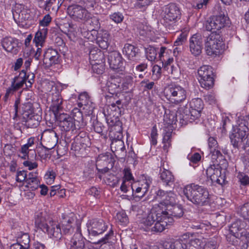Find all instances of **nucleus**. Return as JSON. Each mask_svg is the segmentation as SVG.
Here are the masks:
<instances>
[{
	"mask_svg": "<svg viewBox=\"0 0 249 249\" xmlns=\"http://www.w3.org/2000/svg\"><path fill=\"white\" fill-rule=\"evenodd\" d=\"M183 192L188 200L195 205L203 206L209 202V193L207 189L202 186L191 183L185 186Z\"/></svg>",
	"mask_w": 249,
	"mask_h": 249,
	"instance_id": "f257e3e1",
	"label": "nucleus"
},
{
	"mask_svg": "<svg viewBox=\"0 0 249 249\" xmlns=\"http://www.w3.org/2000/svg\"><path fill=\"white\" fill-rule=\"evenodd\" d=\"M201 111L193 109L190 110L187 106L180 107L178 108L175 116L173 114L169 115L170 120L168 123L175 124L177 122H179L180 124H185L188 121H190V120H194L195 118H198Z\"/></svg>",
	"mask_w": 249,
	"mask_h": 249,
	"instance_id": "f03ea898",
	"label": "nucleus"
},
{
	"mask_svg": "<svg viewBox=\"0 0 249 249\" xmlns=\"http://www.w3.org/2000/svg\"><path fill=\"white\" fill-rule=\"evenodd\" d=\"M181 13L179 8L174 3H170L163 7L161 16L163 24L170 31L175 30L176 22L180 19Z\"/></svg>",
	"mask_w": 249,
	"mask_h": 249,
	"instance_id": "7ed1b4c3",
	"label": "nucleus"
},
{
	"mask_svg": "<svg viewBox=\"0 0 249 249\" xmlns=\"http://www.w3.org/2000/svg\"><path fill=\"white\" fill-rule=\"evenodd\" d=\"M29 76L30 75H28V76L26 77V72L23 70L20 72L18 76H16L13 79L11 85L7 89L5 94L3 97L5 102L7 101L10 96L13 95L17 90L23 87L27 79H28V83L29 85H26V86L29 87L31 86L34 81V75L33 74H32L30 79H29Z\"/></svg>",
	"mask_w": 249,
	"mask_h": 249,
	"instance_id": "20e7f679",
	"label": "nucleus"
},
{
	"mask_svg": "<svg viewBox=\"0 0 249 249\" xmlns=\"http://www.w3.org/2000/svg\"><path fill=\"white\" fill-rule=\"evenodd\" d=\"M166 98L175 104H179L186 98V91L178 85H171L166 88L164 91Z\"/></svg>",
	"mask_w": 249,
	"mask_h": 249,
	"instance_id": "39448f33",
	"label": "nucleus"
},
{
	"mask_svg": "<svg viewBox=\"0 0 249 249\" xmlns=\"http://www.w3.org/2000/svg\"><path fill=\"white\" fill-rule=\"evenodd\" d=\"M198 81L202 88H212L214 85V73L213 68L209 65H203L197 70Z\"/></svg>",
	"mask_w": 249,
	"mask_h": 249,
	"instance_id": "423d86ee",
	"label": "nucleus"
},
{
	"mask_svg": "<svg viewBox=\"0 0 249 249\" xmlns=\"http://www.w3.org/2000/svg\"><path fill=\"white\" fill-rule=\"evenodd\" d=\"M156 199L160 203L154 207L157 210L166 209L168 206L176 203V195L172 192H165L159 189L156 193Z\"/></svg>",
	"mask_w": 249,
	"mask_h": 249,
	"instance_id": "0eeeda50",
	"label": "nucleus"
},
{
	"mask_svg": "<svg viewBox=\"0 0 249 249\" xmlns=\"http://www.w3.org/2000/svg\"><path fill=\"white\" fill-rule=\"evenodd\" d=\"M218 34L212 33L205 40V51L207 55L215 56L220 53L221 42Z\"/></svg>",
	"mask_w": 249,
	"mask_h": 249,
	"instance_id": "6e6552de",
	"label": "nucleus"
},
{
	"mask_svg": "<svg viewBox=\"0 0 249 249\" xmlns=\"http://www.w3.org/2000/svg\"><path fill=\"white\" fill-rule=\"evenodd\" d=\"M67 11L70 17L77 22H88L90 14L84 7L79 5H72L68 7Z\"/></svg>",
	"mask_w": 249,
	"mask_h": 249,
	"instance_id": "1a4fd4ad",
	"label": "nucleus"
},
{
	"mask_svg": "<svg viewBox=\"0 0 249 249\" xmlns=\"http://www.w3.org/2000/svg\"><path fill=\"white\" fill-rule=\"evenodd\" d=\"M229 19L224 14H220L213 17L208 20L205 24V27L207 31H212L215 33V30L218 31L225 27L229 23Z\"/></svg>",
	"mask_w": 249,
	"mask_h": 249,
	"instance_id": "9d476101",
	"label": "nucleus"
},
{
	"mask_svg": "<svg viewBox=\"0 0 249 249\" xmlns=\"http://www.w3.org/2000/svg\"><path fill=\"white\" fill-rule=\"evenodd\" d=\"M23 118L26 120V125L28 127H37L41 120L40 115L32 112V107L31 103H27L23 105Z\"/></svg>",
	"mask_w": 249,
	"mask_h": 249,
	"instance_id": "9b49d317",
	"label": "nucleus"
},
{
	"mask_svg": "<svg viewBox=\"0 0 249 249\" xmlns=\"http://www.w3.org/2000/svg\"><path fill=\"white\" fill-rule=\"evenodd\" d=\"M108 102L110 103L108 106L107 111L108 115L107 118L110 117L114 119H119V117L121 115L122 111V102L120 99H117V94L115 96H107Z\"/></svg>",
	"mask_w": 249,
	"mask_h": 249,
	"instance_id": "f8f14e48",
	"label": "nucleus"
},
{
	"mask_svg": "<svg viewBox=\"0 0 249 249\" xmlns=\"http://www.w3.org/2000/svg\"><path fill=\"white\" fill-rule=\"evenodd\" d=\"M55 118L59 122L60 126L64 131H73L80 128L78 125L76 126L72 118L66 113H60Z\"/></svg>",
	"mask_w": 249,
	"mask_h": 249,
	"instance_id": "ddd939ff",
	"label": "nucleus"
},
{
	"mask_svg": "<svg viewBox=\"0 0 249 249\" xmlns=\"http://www.w3.org/2000/svg\"><path fill=\"white\" fill-rule=\"evenodd\" d=\"M107 229V225L102 219H93L88 223V230L91 236H96L103 233Z\"/></svg>",
	"mask_w": 249,
	"mask_h": 249,
	"instance_id": "4468645a",
	"label": "nucleus"
},
{
	"mask_svg": "<svg viewBox=\"0 0 249 249\" xmlns=\"http://www.w3.org/2000/svg\"><path fill=\"white\" fill-rule=\"evenodd\" d=\"M150 180L147 179H142L137 182H135L131 185L133 196L136 198H141L143 197L147 192Z\"/></svg>",
	"mask_w": 249,
	"mask_h": 249,
	"instance_id": "2eb2a0df",
	"label": "nucleus"
},
{
	"mask_svg": "<svg viewBox=\"0 0 249 249\" xmlns=\"http://www.w3.org/2000/svg\"><path fill=\"white\" fill-rule=\"evenodd\" d=\"M41 140L45 145L44 147L51 150L53 148L58 142L56 133L53 129H46L42 133Z\"/></svg>",
	"mask_w": 249,
	"mask_h": 249,
	"instance_id": "dca6fc26",
	"label": "nucleus"
},
{
	"mask_svg": "<svg viewBox=\"0 0 249 249\" xmlns=\"http://www.w3.org/2000/svg\"><path fill=\"white\" fill-rule=\"evenodd\" d=\"M52 221L45 211H38L35 213V227L44 232H45L46 230L50 226V222Z\"/></svg>",
	"mask_w": 249,
	"mask_h": 249,
	"instance_id": "f3484780",
	"label": "nucleus"
},
{
	"mask_svg": "<svg viewBox=\"0 0 249 249\" xmlns=\"http://www.w3.org/2000/svg\"><path fill=\"white\" fill-rule=\"evenodd\" d=\"M206 173L208 178H210L213 183L222 185L224 181V177L222 176L221 168L218 164L211 165L206 169Z\"/></svg>",
	"mask_w": 249,
	"mask_h": 249,
	"instance_id": "a211bd4d",
	"label": "nucleus"
},
{
	"mask_svg": "<svg viewBox=\"0 0 249 249\" xmlns=\"http://www.w3.org/2000/svg\"><path fill=\"white\" fill-rule=\"evenodd\" d=\"M108 62L110 68L114 70L122 71L124 69V63L121 54L113 51L108 55Z\"/></svg>",
	"mask_w": 249,
	"mask_h": 249,
	"instance_id": "6ab92c4d",
	"label": "nucleus"
},
{
	"mask_svg": "<svg viewBox=\"0 0 249 249\" xmlns=\"http://www.w3.org/2000/svg\"><path fill=\"white\" fill-rule=\"evenodd\" d=\"M43 63L46 67H50L60 62V55L57 51L53 48L48 49L43 55Z\"/></svg>",
	"mask_w": 249,
	"mask_h": 249,
	"instance_id": "aec40b11",
	"label": "nucleus"
},
{
	"mask_svg": "<svg viewBox=\"0 0 249 249\" xmlns=\"http://www.w3.org/2000/svg\"><path fill=\"white\" fill-rule=\"evenodd\" d=\"M203 38L200 34H195L190 39V50L192 54L197 56L202 51Z\"/></svg>",
	"mask_w": 249,
	"mask_h": 249,
	"instance_id": "412c9836",
	"label": "nucleus"
},
{
	"mask_svg": "<svg viewBox=\"0 0 249 249\" xmlns=\"http://www.w3.org/2000/svg\"><path fill=\"white\" fill-rule=\"evenodd\" d=\"M237 124L231 135L238 134V136H243L244 132H247L249 129V115L240 116L237 121Z\"/></svg>",
	"mask_w": 249,
	"mask_h": 249,
	"instance_id": "4be33fe9",
	"label": "nucleus"
},
{
	"mask_svg": "<svg viewBox=\"0 0 249 249\" xmlns=\"http://www.w3.org/2000/svg\"><path fill=\"white\" fill-rule=\"evenodd\" d=\"M160 210L163 211L162 216L166 217V218L172 217L173 221L174 218H180L183 214L182 208L180 206L175 204L171 205L164 210L160 209Z\"/></svg>",
	"mask_w": 249,
	"mask_h": 249,
	"instance_id": "5701e85b",
	"label": "nucleus"
},
{
	"mask_svg": "<svg viewBox=\"0 0 249 249\" xmlns=\"http://www.w3.org/2000/svg\"><path fill=\"white\" fill-rule=\"evenodd\" d=\"M247 132H244L243 136H238L237 134L230 135L231 142L235 148H238L242 146L245 150L247 147H249V132L246 134Z\"/></svg>",
	"mask_w": 249,
	"mask_h": 249,
	"instance_id": "b1692460",
	"label": "nucleus"
},
{
	"mask_svg": "<svg viewBox=\"0 0 249 249\" xmlns=\"http://www.w3.org/2000/svg\"><path fill=\"white\" fill-rule=\"evenodd\" d=\"M63 99L60 93H55L53 96H52V104L50 107V109L53 113L54 118L56 117L57 115L60 114V112L63 110Z\"/></svg>",
	"mask_w": 249,
	"mask_h": 249,
	"instance_id": "393cba45",
	"label": "nucleus"
},
{
	"mask_svg": "<svg viewBox=\"0 0 249 249\" xmlns=\"http://www.w3.org/2000/svg\"><path fill=\"white\" fill-rule=\"evenodd\" d=\"M158 219H156L155 225L151 227L150 230L151 231L161 232L168 225L173 222V218L172 217H167L161 216L159 217Z\"/></svg>",
	"mask_w": 249,
	"mask_h": 249,
	"instance_id": "a878e982",
	"label": "nucleus"
},
{
	"mask_svg": "<svg viewBox=\"0 0 249 249\" xmlns=\"http://www.w3.org/2000/svg\"><path fill=\"white\" fill-rule=\"evenodd\" d=\"M110 160L111 159L108 155L105 154L100 155L96 160V169L102 173H107L109 170L107 166L110 163Z\"/></svg>",
	"mask_w": 249,
	"mask_h": 249,
	"instance_id": "bb28decb",
	"label": "nucleus"
},
{
	"mask_svg": "<svg viewBox=\"0 0 249 249\" xmlns=\"http://www.w3.org/2000/svg\"><path fill=\"white\" fill-rule=\"evenodd\" d=\"M162 213L163 211H160V209L157 210L154 207L147 217L142 219V223L147 228L151 227L156 222V219L162 215Z\"/></svg>",
	"mask_w": 249,
	"mask_h": 249,
	"instance_id": "cd10ccee",
	"label": "nucleus"
},
{
	"mask_svg": "<svg viewBox=\"0 0 249 249\" xmlns=\"http://www.w3.org/2000/svg\"><path fill=\"white\" fill-rule=\"evenodd\" d=\"M49 225L45 232L48 233L50 238L56 240L60 239L62 237V232L59 225L52 221L50 222Z\"/></svg>",
	"mask_w": 249,
	"mask_h": 249,
	"instance_id": "c85d7f7f",
	"label": "nucleus"
},
{
	"mask_svg": "<svg viewBox=\"0 0 249 249\" xmlns=\"http://www.w3.org/2000/svg\"><path fill=\"white\" fill-rule=\"evenodd\" d=\"M97 42L99 47L103 49L108 48L110 43V35L107 31L100 30L97 34Z\"/></svg>",
	"mask_w": 249,
	"mask_h": 249,
	"instance_id": "c756f323",
	"label": "nucleus"
},
{
	"mask_svg": "<svg viewBox=\"0 0 249 249\" xmlns=\"http://www.w3.org/2000/svg\"><path fill=\"white\" fill-rule=\"evenodd\" d=\"M229 231L237 235L238 233H241L242 231L247 232L249 231V224L247 225L245 221L241 219H237L231 224Z\"/></svg>",
	"mask_w": 249,
	"mask_h": 249,
	"instance_id": "7c9ffc66",
	"label": "nucleus"
},
{
	"mask_svg": "<svg viewBox=\"0 0 249 249\" xmlns=\"http://www.w3.org/2000/svg\"><path fill=\"white\" fill-rule=\"evenodd\" d=\"M3 48L8 52L16 53L18 47V41L17 39L11 37H6L2 41Z\"/></svg>",
	"mask_w": 249,
	"mask_h": 249,
	"instance_id": "2f4dec72",
	"label": "nucleus"
},
{
	"mask_svg": "<svg viewBox=\"0 0 249 249\" xmlns=\"http://www.w3.org/2000/svg\"><path fill=\"white\" fill-rule=\"evenodd\" d=\"M139 49L130 44L124 45L123 49V54L130 60H134L135 58L139 53Z\"/></svg>",
	"mask_w": 249,
	"mask_h": 249,
	"instance_id": "473e14b6",
	"label": "nucleus"
},
{
	"mask_svg": "<svg viewBox=\"0 0 249 249\" xmlns=\"http://www.w3.org/2000/svg\"><path fill=\"white\" fill-rule=\"evenodd\" d=\"M107 123L111 126L110 132L111 133H118L119 135L117 136L119 138V136L122 134V122L119 119H114L110 117L107 118Z\"/></svg>",
	"mask_w": 249,
	"mask_h": 249,
	"instance_id": "72a5a7b5",
	"label": "nucleus"
},
{
	"mask_svg": "<svg viewBox=\"0 0 249 249\" xmlns=\"http://www.w3.org/2000/svg\"><path fill=\"white\" fill-rule=\"evenodd\" d=\"M48 33L47 29L43 28L42 29H39L36 34L35 37L33 39L34 42L35 43L36 46L42 47L47 36Z\"/></svg>",
	"mask_w": 249,
	"mask_h": 249,
	"instance_id": "f704fd0d",
	"label": "nucleus"
},
{
	"mask_svg": "<svg viewBox=\"0 0 249 249\" xmlns=\"http://www.w3.org/2000/svg\"><path fill=\"white\" fill-rule=\"evenodd\" d=\"M89 59L91 63H105V58L103 53L98 49L91 50L89 53Z\"/></svg>",
	"mask_w": 249,
	"mask_h": 249,
	"instance_id": "c9c22d12",
	"label": "nucleus"
},
{
	"mask_svg": "<svg viewBox=\"0 0 249 249\" xmlns=\"http://www.w3.org/2000/svg\"><path fill=\"white\" fill-rule=\"evenodd\" d=\"M165 249H185V244L181 240H177L175 241H165L163 244Z\"/></svg>",
	"mask_w": 249,
	"mask_h": 249,
	"instance_id": "e433bc0d",
	"label": "nucleus"
},
{
	"mask_svg": "<svg viewBox=\"0 0 249 249\" xmlns=\"http://www.w3.org/2000/svg\"><path fill=\"white\" fill-rule=\"evenodd\" d=\"M243 234V231L241 232V233H238V235L230 231V233L226 236L227 241L232 245L237 246L239 244V240L244 241Z\"/></svg>",
	"mask_w": 249,
	"mask_h": 249,
	"instance_id": "4c0bfd02",
	"label": "nucleus"
},
{
	"mask_svg": "<svg viewBox=\"0 0 249 249\" xmlns=\"http://www.w3.org/2000/svg\"><path fill=\"white\" fill-rule=\"evenodd\" d=\"M121 79L120 78H111L108 82H107V87L108 88L109 92L112 94L111 96L115 95V93L117 89L120 88L121 86L120 83Z\"/></svg>",
	"mask_w": 249,
	"mask_h": 249,
	"instance_id": "58836bf2",
	"label": "nucleus"
},
{
	"mask_svg": "<svg viewBox=\"0 0 249 249\" xmlns=\"http://www.w3.org/2000/svg\"><path fill=\"white\" fill-rule=\"evenodd\" d=\"M160 178L162 181L167 185H170V183H173L174 181V176L172 173L164 168L163 169V170H161Z\"/></svg>",
	"mask_w": 249,
	"mask_h": 249,
	"instance_id": "ea45409f",
	"label": "nucleus"
},
{
	"mask_svg": "<svg viewBox=\"0 0 249 249\" xmlns=\"http://www.w3.org/2000/svg\"><path fill=\"white\" fill-rule=\"evenodd\" d=\"M78 100L79 101L78 103V107H83V109H87V107L90 106V104H91L87 92L81 93L79 95Z\"/></svg>",
	"mask_w": 249,
	"mask_h": 249,
	"instance_id": "a19ab883",
	"label": "nucleus"
},
{
	"mask_svg": "<svg viewBox=\"0 0 249 249\" xmlns=\"http://www.w3.org/2000/svg\"><path fill=\"white\" fill-rule=\"evenodd\" d=\"M44 89L47 93L53 96L55 93H60L57 86L53 81H49L44 83Z\"/></svg>",
	"mask_w": 249,
	"mask_h": 249,
	"instance_id": "79ce46f5",
	"label": "nucleus"
},
{
	"mask_svg": "<svg viewBox=\"0 0 249 249\" xmlns=\"http://www.w3.org/2000/svg\"><path fill=\"white\" fill-rule=\"evenodd\" d=\"M238 214L249 224V203H245L242 205L237 211Z\"/></svg>",
	"mask_w": 249,
	"mask_h": 249,
	"instance_id": "37998d69",
	"label": "nucleus"
},
{
	"mask_svg": "<svg viewBox=\"0 0 249 249\" xmlns=\"http://www.w3.org/2000/svg\"><path fill=\"white\" fill-rule=\"evenodd\" d=\"M26 13L25 10H21L19 12L15 11L13 12V18L17 22H23L29 18V15Z\"/></svg>",
	"mask_w": 249,
	"mask_h": 249,
	"instance_id": "c03bdc74",
	"label": "nucleus"
},
{
	"mask_svg": "<svg viewBox=\"0 0 249 249\" xmlns=\"http://www.w3.org/2000/svg\"><path fill=\"white\" fill-rule=\"evenodd\" d=\"M158 50L156 48L149 46L145 49L146 56L149 61H154L157 58Z\"/></svg>",
	"mask_w": 249,
	"mask_h": 249,
	"instance_id": "a18cd8bd",
	"label": "nucleus"
},
{
	"mask_svg": "<svg viewBox=\"0 0 249 249\" xmlns=\"http://www.w3.org/2000/svg\"><path fill=\"white\" fill-rule=\"evenodd\" d=\"M23 237L25 239V242L24 243V245L17 243L11 246L10 249H28L30 242L29 237L28 234H24Z\"/></svg>",
	"mask_w": 249,
	"mask_h": 249,
	"instance_id": "49530a36",
	"label": "nucleus"
},
{
	"mask_svg": "<svg viewBox=\"0 0 249 249\" xmlns=\"http://www.w3.org/2000/svg\"><path fill=\"white\" fill-rule=\"evenodd\" d=\"M190 107L191 109L201 111L203 107L202 100L200 98L193 99L190 102Z\"/></svg>",
	"mask_w": 249,
	"mask_h": 249,
	"instance_id": "de8ad7c7",
	"label": "nucleus"
},
{
	"mask_svg": "<svg viewBox=\"0 0 249 249\" xmlns=\"http://www.w3.org/2000/svg\"><path fill=\"white\" fill-rule=\"evenodd\" d=\"M76 143L80 144L81 148L86 149L89 144V140L88 136L82 137L78 135L75 138Z\"/></svg>",
	"mask_w": 249,
	"mask_h": 249,
	"instance_id": "09e8293b",
	"label": "nucleus"
},
{
	"mask_svg": "<svg viewBox=\"0 0 249 249\" xmlns=\"http://www.w3.org/2000/svg\"><path fill=\"white\" fill-rule=\"evenodd\" d=\"M72 114L73 115L72 118L73 119L74 123L75 122H77L79 124L83 123V114L79 109L76 107L73 108L72 110Z\"/></svg>",
	"mask_w": 249,
	"mask_h": 249,
	"instance_id": "8fccbe9b",
	"label": "nucleus"
},
{
	"mask_svg": "<svg viewBox=\"0 0 249 249\" xmlns=\"http://www.w3.org/2000/svg\"><path fill=\"white\" fill-rule=\"evenodd\" d=\"M133 85V77L131 76H126L123 79L121 85L123 90H126L132 87Z\"/></svg>",
	"mask_w": 249,
	"mask_h": 249,
	"instance_id": "3c124183",
	"label": "nucleus"
},
{
	"mask_svg": "<svg viewBox=\"0 0 249 249\" xmlns=\"http://www.w3.org/2000/svg\"><path fill=\"white\" fill-rule=\"evenodd\" d=\"M26 183L28 187L30 188L32 190H34L38 188L39 180L37 178H27Z\"/></svg>",
	"mask_w": 249,
	"mask_h": 249,
	"instance_id": "603ef678",
	"label": "nucleus"
},
{
	"mask_svg": "<svg viewBox=\"0 0 249 249\" xmlns=\"http://www.w3.org/2000/svg\"><path fill=\"white\" fill-rule=\"evenodd\" d=\"M105 63H92V70L93 71L98 74H102L105 69Z\"/></svg>",
	"mask_w": 249,
	"mask_h": 249,
	"instance_id": "864d4df0",
	"label": "nucleus"
},
{
	"mask_svg": "<svg viewBox=\"0 0 249 249\" xmlns=\"http://www.w3.org/2000/svg\"><path fill=\"white\" fill-rule=\"evenodd\" d=\"M237 178L241 185L247 186L249 184V177L245 173H238Z\"/></svg>",
	"mask_w": 249,
	"mask_h": 249,
	"instance_id": "5fc2aeb1",
	"label": "nucleus"
},
{
	"mask_svg": "<svg viewBox=\"0 0 249 249\" xmlns=\"http://www.w3.org/2000/svg\"><path fill=\"white\" fill-rule=\"evenodd\" d=\"M152 0H136L135 7L138 9H144L148 6Z\"/></svg>",
	"mask_w": 249,
	"mask_h": 249,
	"instance_id": "6e6d98bb",
	"label": "nucleus"
},
{
	"mask_svg": "<svg viewBox=\"0 0 249 249\" xmlns=\"http://www.w3.org/2000/svg\"><path fill=\"white\" fill-rule=\"evenodd\" d=\"M90 25H92L93 27L92 29V32L94 34H96L98 33L95 29H97L99 27L100 24L98 19L95 17H91L90 16V18L89 20L87 22Z\"/></svg>",
	"mask_w": 249,
	"mask_h": 249,
	"instance_id": "4d7b16f0",
	"label": "nucleus"
},
{
	"mask_svg": "<svg viewBox=\"0 0 249 249\" xmlns=\"http://www.w3.org/2000/svg\"><path fill=\"white\" fill-rule=\"evenodd\" d=\"M116 219L118 222L125 224L128 222V217L123 212H119L116 216Z\"/></svg>",
	"mask_w": 249,
	"mask_h": 249,
	"instance_id": "13d9d810",
	"label": "nucleus"
},
{
	"mask_svg": "<svg viewBox=\"0 0 249 249\" xmlns=\"http://www.w3.org/2000/svg\"><path fill=\"white\" fill-rule=\"evenodd\" d=\"M27 173L25 171H18L16 175V181L18 182H26L27 180Z\"/></svg>",
	"mask_w": 249,
	"mask_h": 249,
	"instance_id": "bf43d9fd",
	"label": "nucleus"
},
{
	"mask_svg": "<svg viewBox=\"0 0 249 249\" xmlns=\"http://www.w3.org/2000/svg\"><path fill=\"white\" fill-rule=\"evenodd\" d=\"M201 244L202 242L200 239L196 238L191 240L187 245L192 248L200 249Z\"/></svg>",
	"mask_w": 249,
	"mask_h": 249,
	"instance_id": "052dcab7",
	"label": "nucleus"
},
{
	"mask_svg": "<svg viewBox=\"0 0 249 249\" xmlns=\"http://www.w3.org/2000/svg\"><path fill=\"white\" fill-rule=\"evenodd\" d=\"M123 147L124 142L120 140H114L112 142L111 144V148L112 150L113 148L115 149V150H117L119 149H122Z\"/></svg>",
	"mask_w": 249,
	"mask_h": 249,
	"instance_id": "680f3d73",
	"label": "nucleus"
},
{
	"mask_svg": "<svg viewBox=\"0 0 249 249\" xmlns=\"http://www.w3.org/2000/svg\"><path fill=\"white\" fill-rule=\"evenodd\" d=\"M113 231H110L105 236L100 240H98L97 242H93L95 244H99L100 243L105 244L108 242L109 239H110L111 237L113 236Z\"/></svg>",
	"mask_w": 249,
	"mask_h": 249,
	"instance_id": "e2e57ef3",
	"label": "nucleus"
},
{
	"mask_svg": "<svg viewBox=\"0 0 249 249\" xmlns=\"http://www.w3.org/2000/svg\"><path fill=\"white\" fill-rule=\"evenodd\" d=\"M110 18L116 23H120L123 21L124 17L120 13H115L110 15Z\"/></svg>",
	"mask_w": 249,
	"mask_h": 249,
	"instance_id": "0e129e2a",
	"label": "nucleus"
},
{
	"mask_svg": "<svg viewBox=\"0 0 249 249\" xmlns=\"http://www.w3.org/2000/svg\"><path fill=\"white\" fill-rule=\"evenodd\" d=\"M187 35L185 33H181L174 42L175 46H179L183 44L186 40Z\"/></svg>",
	"mask_w": 249,
	"mask_h": 249,
	"instance_id": "69168bd1",
	"label": "nucleus"
},
{
	"mask_svg": "<svg viewBox=\"0 0 249 249\" xmlns=\"http://www.w3.org/2000/svg\"><path fill=\"white\" fill-rule=\"evenodd\" d=\"M124 174L123 181H128L133 179L130 170L129 168H124Z\"/></svg>",
	"mask_w": 249,
	"mask_h": 249,
	"instance_id": "338daca9",
	"label": "nucleus"
},
{
	"mask_svg": "<svg viewBox=\"0 0 249 249\" xmlns=\"http://www.w3.org/2000/svg\"><path fill=\"white\" fill-rule=\"evenodd\" d=\"M93 127L94 131L99 134L101 133L104 128V126L102 124L98 121L93 123Z\"/></svg>",
	"mask_w": 249,
	"mask_h": 249,
	"instance_id": "774afa93",
	"label": "nucleus"
}]
</instances>
